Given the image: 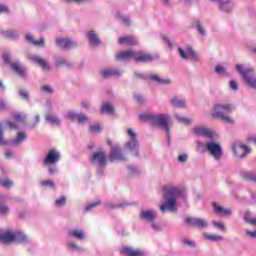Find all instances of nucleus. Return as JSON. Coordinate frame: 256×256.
Listing matches in <instances>:
<instances>
[{
	"label": "nucleus",
	"mask_w": 256,
	"mask_h": 256,
	"mask_svg": "<svg viewBox=\"0 0 256 256\" xmlns=\"http://www.w3.org/2000/svg\"><path fill=\"white\" fill-rule=\"evenodd\" d=\"M100 111L101 113H108L109 115H113V113L115 112V108H113V105L105 103L102 105Z\"/></svg>",
	"instance_id": "nucleus-31"
},
{
	"label": "nucleus",
	"mask_w": 256,
	"mask_h": 256,
	"mask_svg": "<svg viewBox=\"0 0 256 256\" xmlns=\"http://www.w3.org/2000/svg\"><path fill=\"white\" fill-rule=\"evenodd\" d=\"M178 121H179L180 123H190V120L187 119V118H178Z\"/></svg>",
	"instance_id": "nucleus-64"
},
{
	"label": "nucleus",
	"mask_w": 256,
	"mask_h": 256,
	"mask_svg": "<svg viewBox=\"0 0 256 256\" xmlns=\"http://www.w3.org/2000/svg\"><path fill=\"white\" fill-rule=\"evenodd\" d=\"M157 217V214L155 213V210H142L140 212V219H143L144 221L154 222L155 218Z\"/></svg>",
	"instance_id": "nucleus-20"
},
{
	"label": "nucleus",
	"mask_w": 256,
	"mask_h": 256,
	"mask_svg": "<svg viewBox=\"0 0 256 256\" xmlns=\"http://www.w3.org/2000/svg\"><path fill=\"white\" fill-rule=\"evenodd\" d=\"M148 78L152 81H156V83H160V85H169V83H171L170 79H161L157 74L149 75Z\"/></svg>",
	"instance_id": "nucleus-28"
},
{
	"label": "nucleus",
	"mask_w": 256,
	"mask_h": 256,
	"mask_svg": "<svg viewBox=\"0 0 256 256\" xmlns=\"http://www.w3.org/2000/svg\"><path fill=\"white\" fill-rule=\"evenodd\" d=\"M194 23H195V27H197L200 35H205V29H203V25H201V22H199V20H196Z\"/></svg>",
	"instance_id": "nucleus-43"
},
{
	"label": "nucleus",
	"mask_w": 256,
	"mask_h": 256,
	"mask_svg": "<svg viewBox=\"0 0 256 256\" xmlns=\"http://www.w3.org/2000/svg\"><path fill=\"white\" fill-rule=\"evenodd\" d=\"M186 223L190 225V227H198V229H205L207 227V220L203 218H186Z\"/></svg>",
	"instance_id": "nucleus-13"
},
{
	"label": "nucleus",
	"mask_w": 256,
	"mask_h": 256,
	"mask_svg": "<svg viewBox=\"0 0 256 256\" xmlns=\"http://www.w3.org/2000/svg\"><path fill=\"white\" fill-rule=\"evenodd\" d=\"M246 234L249 235L252 239H256V231L252 232L249 230H246Z\"/></svg>",
	"instance_id": "nucleus-62"
},
{
	"label": "nucleus",
	"mask_w": 256,
	"mask_h": 256,
	"mask_svg": "<svg viewBox=\"0 0 256 256\" xmlns=\"http://www.w3.org/2000/svg\"><path fill=\"white\" fill-rule=\"evenodd\" d=\"M215 71L218 75H225V68L221 65L216 66Z\"/></svg>",
	"instance_id": "nucleus-51"
},
{
	"label": "nucleus",
	"mask_w": 256,
	"mask_h": 256,
	"mask_svg": "<svg viewBox=\"0 0 256 256\" xmlns=\"http://www.w3.org/2000/svg\"><path fill=\"white\" fill-rule=\"evenodd\" d=\"M2 36L4 37V39H15V37H17V33L13 31H5L2 32Z\"/></svg>",
	"instance_id": "nucleus-40"
},
{
	"label": "nucleus",
	"mask_w": 256,
	"mask_h": 256,
	"mask_svg": "<svg viewBox=\"0 0 256 256\" xmlns=\"http://www.w3.org/2000/svg\"><path fill=\"white\" fill-rule=\"evenodd\" d=\"M30 61H33V63H36V65H39L43 71H51V66L49 65V62L45 60L41 56L37 55H31L28 57Z\"/></svg>",
	"instance_id": "nucleus-11"
},
{
	"label": "nucleus",
	"mask_w": 256,
	"mask_h": 256,
	"mask_svg": "<svg viewBox=\"0 0 256 256\" xmlns=\"http://www.w3.org/2000/svg\"><path fill=\"white\" fill-rule=\"evenodd\" d=\"M0 185L1 187H5L6 189H11L13 187V181H11L9 178L6 179H0Z\"/></svg>",
	"instance_id": "nucleus-37"
},
{
	"label": "nucleus",
	"mask_w": 256,
	"mask_h": 256,
	"mask_svg": "<svg viewBox=\"0 0 256 256\" xmlns=\"http://www.w3.org/2000/svg\"><path fill=\"white\" fill-rule=\"evenodd\" d=\"M12 119L18 122L25 121V115L16 113V114H13Z\"/></svg>",
	"instance_id": "nucleus-44"
},
{
	"label": "nucleus",
	"mask_w": 256,
	"mask_h": 256,
	"mask_svg": "<svg viewBox=\"0 0 256 256\" xmlns=\"http://www.w3.org/2000/svg\"><path fill=\"white\" fill-rule=\"evenodd\" d=\"M213 225L214 227H217V229H220V231H225L227 229L222 222H213Z\"/></svg>",
	"instance_id": "nucleus-47"
},
{
	"label": "nucleus",
	"mask_w": 256,
	"mask_h": 256,
	"mask_svg": "<svg viewBox=\"0 0 256 256\" xmlns=\"http://www.w3.org/2000/svg\"><path fill=\"white\" fill-rule=\"evenodd\" d=\"M212 207L214 209V212L217 215H222L224 217H229V215H231V210L230 209H225L219 205H217V203H212Z\"/></svg>",
	"instance_id": "nucleus-23"
},
{
	"label": "nucleus",
	"mask_w": 256,
	"mask_h": 256,
	"mask_svg": "<svg viewBox=\"0 0 256 256\" xmlns=\"http://www.w3.org/2000/svg\"><path fill=\"white\" fill-rule=\"evenodd\" d=\"M178 161H180V163H185V161H187V155L186 154L179 155Z\"/></svg>",
	"instance_id": "nucleus-60"
},
{
	"label": "nucleus",
	"mask_w": 256,
	"mask_h": 256,
	"mask_svg": "<svg viewBox=\"0 0 256 256\" xmlns=\"http://www.w3.org/2000/svg\"><path fill=\"white\" fill-rule=\"evenodd\" d=\"M232 149L235 157H238V159H243V157H246L251 153V149L245 144H235Z\"/></svg>",
	"instance_id": "nucleus-10"
},
{
	"label": "nucleus",
	"mask_w": 256,
	"mask_h": 256,
	"mask_svg": "<svg viewBox=\"0 0 256 256\" xmlns=\"http://www.w3.org/2000/svg\"><path fill=\"white\" fill-rule=\"evenodd\" d=\"M26 39L27 41H30V43H33L36 47H43L45 45V40L43 38L35 40L31 34L26 35Z\"/></svg>",
	"instance_id": "nucleus-27"
},
{
	"label": "nucleus",
	"mask_w": 256,
	"mask_h": 256,
	"mask_svg": "<svg viewBox=\"0 0 256 256\" xmlns=\"http://www.w3.org/2000/svg\"><path fill=\"white\" fill-rule=\"evenodd\" d=\"M6 125H7L8 129H10L11 131H13L15 129H19V126L13 122H7Z\"/></svg>",
	"instance_id": "nucleus-52"
},
{
	"label": "nucleus",
	"mask_w": 256,
	"mask_h": 256,
	"mask_svg": "<svg viewBox=\"0 0 256 256\" xmlns=\"http://www.w3.org/2000/svg\"><path fill=\"white\" fill-rule=\"evenodd\" d=\"M79 117V114L75 112H68V119H71V121H77Z\"/></svg>",
	"instance_id": "nucleus-50"
},
{
	"label": "nucleus",
	"mask_w": 256,
	"mask_h": 256,
	"mask_svg": "<svg viewBox=\"0 0 256 256\" xmlns=\"http://www.w3.org/2000/svg\"><path fill=\"white\" fill-rule=\"evenodd\" d=\"M230 87H231L234 91H237V89H239V84H237L236 81L231 80V81H230Z\"/></svg>",
	"instance_id": "nucleus-56"
},
{
	"label": "nucleus",
	"mask_w": 256,
	"mask_h": 256,
	"mask_svg": "<svg viewBox=\"0 0 256 256\" xmlns=\"http://www.w3.org/2000/svg\"><path fill=\"white\" fill-rule=\"evenodd\" d=\"M233 111V105L231 104H215L213 107L212 117L215 119H222L226 123H233V119L225 113H231Z\"/></svg>",
	"instance_id": "nucleus-2"
},
{
	"label": "nucleus",
	"mask_w": 256,
	"mask_h": 256,
	"mask_svg": "<svg viewBox=\"0 0 256 256\" xmlns=\"http://www.w3.org/2000/svg\"><path fill=\"white\" fill-rule=\"evenodd\" d=\"M155 57L151 54H147L142 51L135 52L134 51V60L136 63H151Z\"/></svg>",
	"instance_id": "nucleus-12"
},
{
	"label": "nucleus",
	"mask_w": 256,
	"mask_h": 256,
	"mask_svg": "<svg viewBox=\"0 0 256 256\" xmlns=\"http://www.w3.org/2000/svg\"><path fill=\"white\" fill-rule=\"evenodd\" d=\"M165 203L160 206V211L165 213V211H176L177 207V197L183 195V189L175 187L173 185H166L163 187Z\"/></svg>",
	"instance_id": "nucleus-1"
},
{
	"label": "nucleus",
	"mask_w": 256,
	"mask_h": 256,
	"mask_svg": "<svg viewBox=\"0 0 256 256\" xmlns=\"http://www.w3.org/2000/svg\"><path fill=\"white\" fill-rule=\"evenodd\" d=\"M116 61H129L131 59H135V51L127 50L121 51L115 56Z\"/></svg>",
	"instance_id": "nucleus-16"
},
{
	"label": "nucleus",
	"mask_w": 256,
	"mask_h": 256,
	"mask_svg": "<svg viewBox=\"0 0 256 256\" xmlns=\"http://www.w3.org/2000/svg\"><path fill=\"white\" fill-rule=\"evenodd\" d=\"M77 121H78V123H86V121H88V119H87V116L78 114Z\"/></svg>",
	"instance_id": "nucleus-53"
},
{
	"label": "nucleus",
	"mask_w": 256,
	"mask_h": 256,
	"mask_svg": "<svg viewBox=\"0 0 256 256\" xmlns=\"http://www.w3.org/2000/svg\"><path fill=\"white\" fill-rule=\"evenodd\" d=\"M67 204V198L65 196H61L55 201L56 207H63Z\"/></svg>",
	"instance_id": "nucleus-41"
},
{
	"label": "nucleus",
	"mask_w": 256,
	"mask_h": 256,
	"mask_svg": "<svg viewBox=\"0 0 256 256\" xmlns=\"http://www.w3.org/2000/svg\"><path fill=\"white\" fill-rule=\"evenodd\" d=\"M7 109V103H5V101L0 100V111H3Z\"/></svg>",
	"instance_id": "nucleus-63"
},
{
	"label": "nucleus",
	"mask_w": 256,
	"mask_h": 256,
	"mask_svg": "<svg viewBox=\"0 0 256 256\" xmlns=\"http://www.w3.org/2000/svg\"><path fill=\"white\" fill-rule=\"evenodd\" d=\"M154 118H155L154 114L145 113V114H140L139 115V119L143 123H148L149 122V123L153 124Z\"/></svg>",
	"instance_id": "nucleus-29"
},
{
	"label": "nucleus",
	"mask_w": 256,
	"mask_h": 256,
	"mask_svg": "<svg viewBox=\"0 0 256 256\" xmlns=\"http://www.w3.org/2000/svg\"><path fill=\"white\" fill-rule=\"evenodd\" d=\"M195 135H201L202 137H207L208 139H213V131L205 127H195L193 129Z\"/></svg>",
	"instance_id": "nucleus-19"
},
{
	"label": "nucleus",
	"mask_w": 256,
	"mask_h": 256,
	"mask_svg": "<svg viewBox=\"0 0 256 256\" xmlns=\"http://www.w3.org/2000/svg\"><path fill=\"white\" fill-rule=\"evenodd\" d=\"M69 235L75 237V239L83 240L85 239V233L81 230H72L69 232Z\"/></svg>",
	"instance_id": "nucleus-33"
},
{
	"label": "nucleus",
	"mask_w": 256,
	"mask_h": 256,
	"mask_svg": "<svg viewBox=\"0 0 256 256\" xmlns=\"http://www.w3.org/2000/svg\"><path fill=\"white\" fill-rule=\"evenodd\" d=\"M217 3H219L221 11H231L229 8L231 0H217Z\"/></svg>",
	"instance_id": "nucleus-32"
},
{
	"label": "nucleus",
	"mask_w": 256,
	"mask_h": 256,
	"mask_svg": "<svg viewBox=\"0 0 256 256\" xmlns=\"http://www.w3.org/2000/svg\"><path fill=\"white\" fill-rule=\"evenodd\" d=\"M61 159V154L56 149H51L48 151L46 157L43 159V165L45 167H51L57 165Z\"/></svg>",
	"instance_id": "nucleus-9"
},
{
	"label": "nucleus",
	"mask_w": 256,
	"mask_h": 256,
	"mask_svg": "<svg viewBox=\"0 0 256 256\" xmlns=\"http://www.w3.org/2000/svg\"><path fill=\"white\" fill-rule=\"evenodd\" d=\"M2 58H3L4 63H6L7 65H10V67H11V64H13V63L11 62V57L9 56V54H3Z\"/></svg>",
	"instance_id": "nucleus-49"
},
{
	"label": "nucleus",
	"mask_w": 256,
	"mask_h": 256,
	"mask_svg": "<svg viewBox=\"0 0 256 256\" xmlns=\"http://www.w3.org/2000/svg\"><path fill=\"white\" fill-rule=\"evenodd\" d=\"M0 243L7 245H9V243H15V232L6 231L0 233Z\"/></svg>",
	"instance_id": "nucleus-18"
},
{
	"label": "nucleus",
	"mask_w": 256,
	"mask_h": 256,
	"mask_svg": "<svg viewBox=\"0 0 256 256\" xmlns=\"http://www.w3.org/2000/svg\"><path fill=\"white\" fill-rule=\"evenodd\" d=\"M2 199L3 197L0 196V215H7L9 213V206L1 202Z\"/></svg>",
	"instance_id": "nucleus-35"
},
{
	"label": "nucleus",
	"mask_w": 256,
	"mask_h": 256,
	"mask_svg": "<svg viewBox=\"0 0 256 256\" xmlns=\"http://www.w3.org/2000/svg\"><path fill=\"white\" fill-rule=\"evenodd\" d=\"M89 131L90 133H101V131H103V128L101 127V125L99 124H95V125H91L89 127Z\"/></svg>",
	"instance_id": "nucleus-39"
},
{
	"label": "nucleus",
	"mask_w": 256,
	"mask_h": 256,
	"mask_svg": "<svg viewBox=\"0 0 256 256\" xmlns=\"http://www.w3.org/2000/svg\"><path fill=\"white\" fill-rule=\"evenodd\" d=\"M42 187H50V188H55V182L51 180H44L41 182Z\"/></svg>",
	"instance_id": "nucleus-42"
},
{
	"label": "nucleus",
	"mask_w": 256,
	"mask_h": 256,
	"mask_svg": "<svg viewBox=\"0 0 256 256\" xmlns=\"http://www.w3.org/2000/svg\"><path fill=\"white\" fill-rule=\"evenodd\" d=\"M236 70L238 73H240V75H242L249 87L256 89V78H253L255 75V70L252 68H243L241 64H236Z\"/></svg>",
	"instance_id": "nucleus-3"
},
{
	"label": "nucleus",
	"mask_w": 256,
	"mask_h": 256,
	"mask_svg": "<svg viewBox=\"0 0 256 256\" xmlns=\"http://www.w3.org/2000/svg\"><path fill=\"white\" fill-rule=\"evenodd\" d=\"M46 121H48V123H52V125H59L60 123L59 118L52 114L46 115Z\"/></svg>",
	"instance_id": "nucleus-34"
},
{
	"label": "nucleus",
	"mask_w": 256,
	"mask_h": 256,
	"mask_svg": "<svg viewBox=\"0 0 256 256\" xmlns=\"http://www.w3.org/2000/svg\"><path fill=\"white\" fill-rule=\"evenodd\" d=\"M1 13H9V8L3 4H0V14Z\"/></svg>",
	"instance_id": "nucleus-59"
},
{
	"label": "nucleus",
	"mask_w": 256,
	"mask_h": 256,
	"mask_svg": "<svg viewBox=\"0 0 256 256\" xmlns=\"http://www.w3.org/2000/svg\"><path fill=\"white\" fill-rule=\"evenodd\" d=\"M178 51L182 59H188V57H190V59H192L193 61H199V56L197 55V53H195L194 50H192V48H188L187 53H185V50H183V48H178Z\"/></svg>",
	"instance_id": "nucleus-17"
},
{
	"label": "nucleus",
	"mask_w": 256,
	"mask_h": 256,
	"mask_svg": "<svg viewBox=\"0 0 256 256\" xmlns=\"http://www.w3.org/2000/svg\"><path fill=\"white\" fill-rule=\"evenodd\" d=\"M108 161L110 163H115V161H127L125 154H123V149H121L119 144H115L112 146V148H110V156Z\"/></svg>",
	"instance_id": "nucleus-8"
},
{
	"label": "nucleus",
	"mask_w": 256,
	"mask_h": 256,
	"mask_svg": "<svg viewBox=\"0 0 256 256\" xmlns=\"http://www.w3.org/2000/svg\"><path fill=\"white\" fill-rule=\"evenodd\" d=\"M14 243L25 244L29 243V238L21 231L14 232Z\"/></svg>",
	"instance_id": "nucleus-22"
},
{
	"label": "nucleus",
	"mask_w": 256,
	"mask_h": 256,
	"mask_svg": "<svg viewBox=\"0 0 256 256\" xmlns=\"http://www.w3.org/2000/svg\"><path fill=\"white\" fill-rule=\"evenodd\" d=\"M42 91H45V93H53V90L51 89V86L45 85L42 87Z\"/></svg>",
	"instance_id": "nucleus-61"
},
{
	"label": "nucleus",
	"mask_w": 256,
	"mask_h": 256,
	"mask_svg": "<svg viewBox=\"0 0 256 256\" xmlns=\"http://www.w3.org/2000/svg\"><path fill=\"white\" fill-rule=\"evenodd\" d=\"M134 99L137 101V103H143L144 99L141 94H134Z\"/></svg>",
	"instance_id": "nucleus-55"
},
{
	"label": "nucleus",
	"mask_w": 256,
	"mask_h": 256,
	"mask_svg": "<svg viewBox=\"0 0 256 256\" xmlns=\"http://www.w3.org/2000/svg\"><path fill=\"white\" fill-rule=\"evenodd\" d=\"M101 202L97 201V202H93L90 205L86 206L85 209L86 211H91V209H93V207H97V205H99Z\"/></svg>",
	"instance_id": "nucleus-54"
},
{
	"label": "nucleus",
	"mask_w": 256,
	"mask_h": 256,
	"mask_svg": "<svg viewBox=\"0 0 256 256\" xmlns=\"http://www.w3.org/2000/svg\"><path fill=\"white\" fill-rule=\"evenodd\" d=\"M39 121H40L39 115H36L34 117V122L30 124L31 127H37V125H39Z\"/></svg>",
	"instance_id": "nucleus-57"
},
{
	"label": "nucleus",
	"mask_w": 256,
	"mask_h": 256,
	"mask_svg": "<svg viewBox=\"0 0 256 256\" xmlns=\"http://www.w3.org/2000/svg\"><path fill=\"white\" fill-rule=\"evenodd\" d=\"M25 139H27V135L25 134V132H18L17 137L12 140V144L19 145V144L23 143V141H25Z\"/></svg>",
	"instance_id": "nucleus-30"
},
{
	"label": "nucleus",
	"mask_w": 256,
	"mask_h": 256,
	"mask_svg": "<svg viewBox=\"0 0 256 256\" xmlns=\"http://www.w3.org/2000/svg\"><path fill=\"white\" fill-rule=\"evenodd\" d=\"M171 103L174 107H185V100L177 99L176 97L171 99Z\"/></svg>",
	"instance_id": "nucleus-38"
},
{
	"label": "nucleus",
	"mask_w": 256,
	"mask_h": 256,
	"mask_svg": "<svg viewBox=\"0 0 256 256\" xmlns=\"http://www.w3.org/2000/svg\"><path fill=\"white\" fill-rule=\"evenodd\" d=\"M0 145H7V141L3 138V124H0Z\"/></svg>",
	"instance_id": "nucleus-48"
},
{
	"label": "nucleus",
	"mask_w": 256,
	"mask_h": 256,
	"mask_svg": "<svg viewBox=\"0 0 256 256\" xmlns=\"http://www.w3.org/2000/svg\"><path fill=\"white\" fill-rule=\"evenodd\" d=\"M120 254L121 255H127V256H143V252L139 249H133L131 247H123L121 250H120Z\"/></svg>",
	"instance_id": "nucleus-21"
},
{
	"label": "nucleus",
	"mask_w": 256,
	"mask_h": 256,
	"mask_svg": "<svg viewBox=\"0 0 256 256\" xmlns=\"http://www.w3.org/2000/svg\"><path fill=\"white\" fill-rule=\"evenodd\" d=\"M10 67L15 71V73L20 75V77H25V68H21L19 62L12 63Z\"/></svg>",
	"instance_id": "nucleus-26"
},
{
	"label": "nucleus",
	"mask_w": 256,
	"mask_h": 256,
	"mask_svg": "<svg viewBox=\"0 0 256 256\" xmlns=\"http://www.w3.org/2000/svg\"><path fill=\"white\" fill-rule=\"evenodd\" d=\"M168 121H169V117L165 114L154 115V120L152 122V125H157L158 127H161V129H164V131H166L167 133L168 139H171Z\"/></svg>",
	"instance_id": "nucleus-7"
},
{
	"label": "nucleus",
	"mask_w": 256,
	"mask_h": 256,
	"mask_svg": "<svg viewBox=\"0 0 256 256\" xmlns=\"http://www.w3.org/2000/svg\"><path fill=\"white\" fill-rule=\"evenodd\" d=\"M87 37L90 45H93L94 47H97V45L101 43V40H99V36H97V34L93 31L88 32Z\"/></svg>",
	"instance_id": "nucleus-24"
},
{
	"label": "nucleus",
	"mask_w": 256,
	"mask_h": 256,
	"mask_svg": "<svg viewBox=\"0 0 256 256\" xmlns=\"http://www.w3.org/2000/svg\"><path fill=\"white\" fill-rule=\"evenodd\" d=\"M244 220L246 221V223H249L250 225H254L256 227V218H251L245 215Z\"/></svg>",
	"instance_id": "nucleus-46"
},
{
	"label": "nucleus",
	"mask_w": 256,
	"mask_h": 256,
	"mask_svg": "<svg viewBox=\"0 0 256 256\" xmlns=\"http://www.w3.org/2000/svg\"><path fill=\"white\" fill-rule=\"evenodd\" d=\"M127 135L130 137V141L127 142V147L132 151L134 157H139V140H137V133L135 130L129 128Z\"/></svg>",
	"instance_id": "nucleus-5"
},
{
	"label": "nucleus",
	"mask_w": 256,
	"mask_h": 256,
	"mask_svg": "<svg viewBox=\"0 0 256 256\" xmlns=\"http://www.w3.org/2000/svg\"><path fill=\"white\" fill-rule=\"evenodd\" d=\"M201 147L208 151V153H210V155H212V157H214V159L217 161L223 157V149L219 143L207 142L206 144H201Z\"/></svg>",
	"instance_id": "nucleus-4"
},
{
	"label": "nucleus",
	"mask_w": 256,
	"mask_h": 256,
	"mask_svg": "<svg viewBox=\"0 0 256 256\" xmlns=\"http://www.w3.org/2000/svg\"><path fill=\"white\" fill-rule=\"evenodd\" d=\"M119 45H126V47H134L135 45H139L137 38L133 35L122 36L118 39Z\"/></svg>",
	"instance_id": "nucleus-14"
},
{
	"label": "nucleus",
	"mask_w": 256,
	"mask_h": 256,
	"mask_svg": "<svg viewBox=\"0 0 256 256\" xmlns=\"http://www.w3.org/2000/svg\"><path fill=\"white\" fill-rule=\"evenodd\" d=\"M119 19L125 23V25H131L129 18L119 15Z\"/></svg>",
	"instance_id": "nucleus-58"
},
{
	"label": "nucleus",
	"mask_w": 256,
	"mask_h": 256,
	"mask_svg": "<svg viewBox=\"0 0 256 256\" xmlns=\"http://www.w3.org/2000/svg\"><path fill=\"white\" fill-rule=\"evenodd\" d=\"M18 94L20 97H22V99H25L26 101L29 99V92H27V90H19Z\"/></svg>",
	"instance_id": "nucleus-45"
},
{
	"label": "nucleus",
	"mask_w": 256,
	"mask_h": 256,
	"mask_svg": "<svg viewBox=\"0 0 256 256\" xmlns=\"http://www.w3.org/2000/svg\"><path fill=\"white\" fill-rule=\"evenodd\" d=\"M101 75L104 79H109V77H119L121 72L118 70H102Z\"/></svg>",
	"instance_id": "nucleus-25"
},
{
	"label": "nucleus",
	"mask_w": 256,
	"mask_h": 256,
	"mask_svg": "<svg viewBox=\"0 0 256 256\" xmlns=\"http://www.w3.org/2000/svg\"><path fill=\"white\" fill-rule=\"evenodd\" d=\"M56 45L61 49H73L76 46L75 43L69 38L56 39Z\"/></svg>",
	"instance_id": "nucleus-15"
},
{
	"label": "nucleus",
	"mask_w": 256,
	"mask_h": 256,
	"mask_svg": "<svg viewBox=\"0 0 256 256\" xmlns=\"http://www.w3.org/2000/svg\"><path fill=\"white\" fill-rule=\"evenodd\" d=\"M90 161L92 165H98L99 167H105L107 165V162L109 161V158L107 157V152L103 150H99L96 152H93Z\"/></svg>",
	"instance_id": "nucleus-6"
},
{
	"label": "nucleus",
	"mask_w": 256,
	"mask_h": 256,
	"mask_svg": "<svg viewBox=\"0 0 256 256\" xmlns=\"http://www.w3.org/2000/svg\"><path fill=\"white\" fill-rule=\"evenodd\" d=\"M205 239L208 241H223V236L215 235V234H205Z\"/></svg>",
	"instance_id": "nucleus-36"
}]
</instances>
